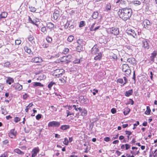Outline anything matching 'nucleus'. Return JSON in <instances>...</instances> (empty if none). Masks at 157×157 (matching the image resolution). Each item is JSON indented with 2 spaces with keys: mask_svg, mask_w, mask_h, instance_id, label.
I'll use <instances>...</instances> for the list:
<instances>
[{
  "mask_svg": "<svg viewBox=\"0 0 157 157\" xmlns=\"http://www.w3.org/2000/svg\"><path fill=\"white\" fill-rule=\"evenodd\" d=\"M47 26L49 28H52L54 27V25L53 23L49 22L47 24Z\"/></svg>",
  "mask_w": 157,
  "mask_h": 157,
  "instance_id": "nucleus-35",
  "label": "nucleus"
},
{
  "mask_svg": "<svg viewBox=\"0 0 157 157\" xmlns=\"http://www.w3.org/2000/svg\"><path fill=\"white\" fill-rule=\"evenodd\" d=\"M74 38V37L72 35H70L67 38V40L68 41L70 42H71L73 40Z\"/></svg>",
  "mask_w": 157,
  "mask_h": 157,
  "instance_id": "nucleus-32",
  "label": "nucleus"
},
{
  "mask_svg": "<svg viewBox=\"0 0 157 157\" xmlns=\"http://www.w3.org/2000/svg\"><path fill=\"white\" fill-rule=\"evenodd\" d=\"M143 23L144 24V27L147 29L148 28L147 27V25H151V23L150 21L149 20L147 19L144 20L143 21Z\"/></svg>",
  "mask_w": 157,
  "mask_h": 157,
  "instance_id": "nucleus-13",
  "label": "nucleus"
},
{
  "mask_svg": "<svg viewBox=\"0 0 157 157\" xmlns=\"http://www.w3.org/2000/svg\"><path fill=\"white\" fill-rule=\"evenodd\" d=\"M39 150L38 147L34 148L32 151V157H35L39 152Z\"/></svg>",
  "mask_w": 157,
  "mask_h": 157,
  "instance_id": "nucleus-12",
  "label": "nucleus"
},
{
  "mask_svg": "<svg viewBox=\"0 0 157 157\" xmlns=\"http://www.w3.org/2000/svg\"><path fill=\"white\" fill-rule=\"evenodd\" d=\"M21 41L20 40H15V43L16 44L19 45L21 43Z\"/></svg>",
  "mask_w": 157,
  "mask_h": 157,
  "instance_id": "nucleus-57",
  "label": "nucleus"
},
{
  "mask_svg": "<svg viewBox=\"0 0 157 157\" xmlns=\"http://www.w3.org/2000/svg\"><path fill=\"white\" fill-rule=\"evenodd\" d=\"M59 11L58 10H55L53 13V17L54 19L55 20H57L59 16Z\"/></svg>",
  "mask_w": 157,
  "mask_h": 157,
  "instance_id": "nucleus-11",
  "label": "nucleus"
},
{
  "mask_svg": "<svg viewBox=\"0 0 157 157\" xmlns=\"http://www.w3.org/2000/svg\"><path fill=\"white\" fill-rule=\"evenodd\" d=\"M13 82L14 80L13 78L10 77H8L6 80V83H8L9 85H10L12 83H13Z\"/></svg>",
  "mask_w": 157,
  "mask_h": 157,
  "instance_id": "nucleus-15",
  "label": "nucleus"
},
{
  "mask_svg": "<svg viewBox=\"0 0 157 157\" xmlns=\"http://www.w3.org/2000/svg\"><path fill=\"white\" fill-rule=\"evenodd\" d=\"M46 40L49 43H50L52 40V39L49 36H47L46 38Z\"/></svg>",
  "mask_w": 157,
  "mask_h": 157,
  "instance_id": "nucleus-40",
  "label": "nucleus"
},
{
  "mask_svg": "<svg viewBox=\"0 0 157 157\" xmlns=\"http://www.w3.org/2000/svg\"><path fill=\"white\" fill-rule=\"evenodd\" d=\"M151 112V110L150 108V107L149 106L147 107V109L145 112V114L147 115H149L150 114Z\"/></svg>",
  "mask_w": 157,
  "mask_h": 157,
  "instance_id": "nucleus-30",
  "label": "nucleus"
},
{
  "mask_svg": "<svg viewBox=\"0 0 157 157\" xmlns=\"http://www.w3.org/2000/svg\"><path fill=\"white\" fill-rule=\"evenodd\" d=\"M42 46L44 48H47L48 47L49 45L46 43L44 42Z\"/></svg>",
  "mask_w": 157,
  "mask_h": 157,
  "instance_id": "nucleus-46",
  "label": "nucleus"
},
{
  "mask_svg": "<svg viewBox=\"0 0 157 157\" xmlns=\"http://www.w3.org/2000/svg\"><path fill=\"white\" fill-rule=\"evenodd\" d=\"M126 0H121V3L120 4L121 6L124 5L126 4Z\"/></svg>",
  "mask_w": 157,
  "mask_h": 157,
  "instance_id": "nucleus-48",
  "label": "nucleus"
},
{
  "mask_svg": "<svg viewBox=\"0 0 157 157\" xmlns=\"http://www.w3.org/2000/svg\"><path fill=\"white\" fill-rule=\"evenodd\" d=\"M33 86H39V82H35Z\"/></svg>",
  "mask_w": 157,
  "mask_h": 157,
  "instance_id": "nucleus-62",
  "label": "nucleus"
},
{
  "mask_svg": "<svg viewBox=\"0 0 157 157\" xmlns=\"http://www.w3.org/2000/svg\"><path fill=\"white\" fill-rule=\"evenodd\" d=\"M64 73V71L63 69H57L55 71L54 74H55V76L59 77Z\"/></svg>",
  "mask_w": 157,
  "mask_h": 157,
  "instance_id": "nucleus-5",
  "label": "nucleus"
},
{
  "mask_svg": "<svg viewBox=\"0 0 157 157\" xmlns=\"http://www.w3.org/2000/svg\"><path fill=\"white\" fill-rule=\"evenodd\" d=\"M29 8L30 10V11L32 12H34L36 11V9L34 7H29Z\"/></svg>",
  "mask_w": 157,
  "mask_h": 157,
  "instance_id": "nucleus-54",
  "label": "nucleus"
},
{
  "mask_svg": "<svg viewBox=\"0 0 157 157\" xmlns=\"http://www.w3.org/2000/svg\"><path fill=\"white\" fill-rule=\"evenodd\" d=\"M28 40L29 41L32 42L33 41L34 37L33 36H30L28 38Z\"/></svg>",
  "mask_w": 157,
  "mask_h": 157,
  "instance_id": "nucleus-41",
  "label": "nucleus"
},
{
  "mask_svg": "<svg viewBox=\"0 0 157 157\" xmlns=\"http://www.w3.org/2000/svg\"><path fill=\"white\" fill-rule=\"evenodd\" d=\"M69 128L70 126L69 125H62L60 127V128L63 130H65L67 129H69Z\"/></svg>",
  "mask_w": 157,
  "mask_h": 157,
  "instance_id": "nucleus-20",
  "label": "nucleus"
},
{
  "mask_svg": "<svg viewBox=\"0 0 157 157\" xmlns=\"http://www.w3.org/2000/svg\"><path fill=\"white\" fill-rule=\"evenodd\" d=\"M101 53H98L97 55H96L94 58V59L95 60H100L101 59Z\"/></svg>",
  "mask_w": 157,
  "mask_h": 157,
  "instance_id": "nucleus-22",
  "label": "nucleus"
},
{
  "mask_svg": "<svg viewBox=\"0 0 157 157\" xmlns=\"http://www.w3.org/2000/svg\"><path fill=\"white\" fill-rule=\"evenodd\" d=\"M125 145V149L126 150L129 149L130 147V145L128 144H126Z\"/></svg>",
  "mask_w": 157,
  "mask_h": 157,
  "instance_id": "nucleus-55",
  "label": "nucleus"
},
{
  "mask_svg": "<svg viewBox=\"0 0 157 157\" xmlns=\"http://www.w3.org/2000/svg\"><path fill=\"white\" fill-rule=\"evenodd\" d=\"M78 105H73V107L75 109V110L76 111H77L78 110Z\"/></svg>",
  "mask_w": 157,
  "mask_h": 157,
  "instance_id": "nucleus-61",
  "label": "nucleus"
},
{
  "mask_svg": "<svg viewBox=\"0 0 157 157\" xmlns=\"http://www.w3.org/2000/svg\"><path fill=\"white\" fill-rule=\"evenodd\" d=\"M69 25V21H67V23L65 24L64 27L66 29H67L68 28V27Z\"/></svg>",
  "mask_w": 157,
  "mask_h": 157,
  "instance_id": "nucleus-52",
  "label": "nucleus"
},
{
  "mask_svg": "<svg viewBox=\"0 0 157 157\" xmlns=\"http://www.w3.org/2000/svg\"><path fill=\"white\" fill-rule=\"evenodd\" d=\"M46 78V76L45 75L43 74H41L40 75V80H41L45 79Z\"/></svg>",
  "mask_w": 157,
  "mask_h": 157,
  "instance_id": "nucleus-37",
  "label": "nucleus"
},
{
  "mask_svg": "<svg viewBox=\"0 0 157 157\" xmlns=\"http://www.w3.org/2000/svg\"><path fill=\"white\" fill-rule=\"evenodd\" d=\"M126 33L132 36L134 38H136V34L135 33V31L133 30H127L126 31Z\"/></svg>",
  "mask_w": 157,
  "mask_h": 157,
  "instance_id": "nucleus-6",
  "label": "nucleus"
},
{
  "mask_svg": "<svg viewBox=\"0 0 157 157\" xmlns=\"http://www.w3.org/2000/svg\"><path fill=\"white\" fill-rule=\"evenodd\" d=\"M16 135V132H15L14 131V129H12L11 130L9 133V136H10L11 137V138H13V137L11 136H15Z\"/></svg>",
  "mask_w": 157,
  "mask_h": 157,
  "instance_id": "nucleus-17",
  "label": "nucleus"
},
{
  "mask_svg": "<svg viewBox=\"0 0 157 157\" xmlns=\"http://www.w3.org/2000/svg\"><path fill=\"white\" fill-rule=\"evenodd\" d=\"M133 93L132 90H129L128 91H126L125 93V95L126 97H129L130 95H132Z\"/></svg>",
  "mask_w": 157,
  "mask_h": 157,
  "instance_id": "nucleus-16",
  "label": "nucleus"
},
{
  "mask_svg": "<svg viewBox=\"0 0 157 157\" xmlns=\"http://www.w3.org/2000/svg\"><path fill=\"white\" fill-rule=\"evenodd\" d=\"M20 118L18 117H16L14 118V121L16 123H17L18 122L20 121Z\"/></svg>",
  "mask_w": 157,
  "mask_h": 157,
  "instance_id": "nucleus-44",
  "label": "nucleus"
},
{
  "mask_svg": "<svg viewBox=\"0 0 157 157\" xmlns=\"http://www.w3.org/2000/svg\"><path fill=\"white\" fill-rule=\"evenodd\" d=\"M1 111L2 114H3L4 115H6L8 113L6 111V109H4V108H3L2 107L1 108Z\"/></svg>",
  "mask_w": 157,
  "mask_h": 157,
  "instance_id": "nucleus-27",
  "label": "nucleus"
},
{
  "mask_svg": "<svg viewBox=\"0 0 157 157\" xmlns=\"http://www.w3.org/2000/svg\"><path fill=\"white\" fill-rule=\"evenodd\" d=\"M133 3L135 5H140L141 4V2L139 1H134Z\"/></svg>",
  "mask_w": 157,
  "mask_h": 157,
  "instance_id": "nucleus-49",
  "label": "nucleus"
},
{
  "mask_svg": "<svg viewBox=\"0 0 157 157\" xmlns=\"http://www.w3.org/2000/svg\"><path fill=\"white\" fill-rule=\"evenodd\" d=\"M84 97L82 96H80L78 98V101L81 103L82 102H84Z\"/></svg>",
  "mask_w": 157,
  "mask_h": 157,
  "instance_id": "nucleus-31",
  "label": "nucleus"
},
{
  "mask_svg": "<svg viewBox=\"0 0 157 157\" xmlns=\"http://www.w3.org/2000/svg\"><path fill=\"white\" fill-rule=\"evenodd\" d=\"M119 17L124 21L130 18L132 13V10L130 8H123L120 9L117 12Z\"/></svg>",
  "mask_w": 157,
  "mask_h": 157,
  "instance_id": "nucleus-1",
  "label": "nucleus"
},
{
  "mask_svg": "<svg viewBox=\"0 0 157 157\" xmlns=\"http://www.w3.org/2000/svg\"><path fill=\"white\" fill-rule=\"evenodd\" d=\"M14 151L15 153H16L18 154H20L21 155H23L24 154V153L23 151H21V150L18 148H17L14 150Z\"/></svg>",
  "mask_w": 157,
  "mask_h": 157,
  "instance_id": "nucleus-19",
  "label": "nucleus"
},
{
  "mask_svg": "<svg viewBox=\"0 0 157 157\" xmlns=\"http://www.w3.org/2000/svg\"><path fill=\"white\" fill-rule=\"evenodd\" d=\"M69 49L67 48H65L63 51V53L65 54H67L69 52Z\"/></svg>",
  "mask_w": 157,
  "mask_h": 157,
  "instance_id": "nucleus-47",
  "label": "nucleus"
},
{
  "mask_svg": "<svg viewBox=\"0 0 157 157\" xmlns=\"http://www.w3.org/2000/svg\"><path fill=\"white\" fill-rule=\"evenodd\" d=\"M55 84H56L55 82L51 81L48 85V87L50 89H51V87L54 85H55Z\"/></svg>",
  "mask_w": 157,
  "mask_h": 157,
  "instance_id": "nucleus-25",
  "label": "nucleus"
},
{
  "mask_svg": "<svg viewBox=\"0 0 157 157\" xmlns=\"http://www.w3.org/2000/svg\"><path fill=\"white\" fill-rule=\"evenodd\" d=\"M33 104L32 103H30L29 105L26 107V108L25 109V111L26 112H28L29 108L32 106Z\"/></svg>",
  "mask_w": 157,
  "mask_h": 157,
  "instance_id": "nucleus-34",
  "label": "nucleus"
},
{
  "mask_svg": "<svg viewBox=\"0 0 157 157\" xmlns=\"http://www.w3.org/2000/svg\"><path fill=\"white\" fill-rule=\"evenodd\" d=\"M108 31L115 35H117L119 34V31L118 28L113 27L108 29Z\"/></svg>",
  "mask_w": 157,
  "mask_h": 157,
  "instance_id": "nucleus-2",
  "label": "nucleus"
},
{
  "mask_svg": "<svg viewBox=\"0 0 157 157\" xmlns=\"http://www.w3.org/2000/svg\"><path fill=\"white\" fill-rule=\"evenodd\" d=\"M84 48H83L82 46L81 45H80L77 46L76 48L77 51L79 52H80L82 51L83 50Z\"/></svg>",
  "mask_w": 157,
  "mask_h": 157,
  "instance_id": "nucleus-18",
  "label": "nucleus"
},
{
  "mask_svg": "<svg viewBox=\"0 0 157 157\" xmlns=\"http://www.w3.org/2000/svg\"><path fill=\"white\" fill-rule=\"evenodd\" d=\"M95 24V23H94L91 25V27L90 28V31H93L94 29V27Z\"/></svg>",
  "mask_w": 157,
  "mask_h": 157,
  "instance_id": "nucleus-50",
  "label": "nucleus"
},
{
  "mask_svg": "<svg viewBox=\"0 0 157 157\" xmlns=\"http://www.w3.org/2000/svg\"><path fill=\"white\" fill-rule=\"evenodd\" d=\"M72 56L70 55L63 56L61 58V62H65V63H68L71 62V59Z\"/></svg>",
  "mask_w": 157,
  "mask_h": 157,
  "instance_id": "nucleus-3",
  "label": "nucleus"
},
{
  "mask_svg": "<svg viewBox=\"0 0 157 157\" xmlns=\"http://www.w3.org/2000/svg\"><path fill=\"white\" fill-rule=\"evenodd\" d=\"M130 111V109L128 108H126L124 109L123 113L125 115L128 114Z\"/></svg>",
  "mask_w": 157,
  "mask_h": 157,
  "instance_id": "nucleus-23",
  "label": "nucleus"
},
{
  "mask_svg": "<svg viewBox=\"0 0 157 157\" xmlns=\"http://www.w3.org/2000/svg\"><path fill=\"white\" fill-rule=\"evenodd\" d=\"M41 31L44 34L47 32L46 28L45 27H43L41 29Z\"/></svg>",
  "mask_w": 157,
  "mask_h": 157,
  "instance_id": "nucleus-38",
  "label": "nucleus"
},
{
  "mask_svg": "<svg viewBox=\"0 0 157 157\" xmlns=\"http://www.w3.org/2000/svg\"><path fill=\"white\" fill-rule=\"evenodd\" d=\"M66 113L67 114V117H68L69 115H74V113H73L70 112L69 110H68L66 111Z\"/></svg>",
  "mask_w": 157,
  "mask_h": 157,
  "instance_id": "nucleus-42",
  "label": "nucleus"
},
{
  "mask_svg": "<svg viewBox=\"0 0 157 157\" xmlns=\"http://www.w3.org/2000/svg\"><path fill=\"white\" fill-rule=\"evenodd\" d=\"M104 140L106 142H109L110 140V138L107 137L104 138Z\"/></svg>",
  "mask_w": 157,
  "mask_h": 157,
  "instance_id": "nucleus-53",
  "label": "nucleus"
},
{
  "mask_svg": "<svg viewBox=\"0 0 157 157\" xmlns=\"http://www.w3.org/2000/svg\"><path fill=\"white\" fill-rule=\"evenodd\" d=\"M10 66V62L8 61L4 63V67H9Z\"/></svg>",
  "mask_w": 157,
  "mask_h": 157,
  "instance_id": "nucleus-36",
  "label": "nucleus"
},
{
  "mask_svg": "<svg viewBox=\"0 0 157 157\" xmlns=\"http://www.w3.org/2000/svg\"><path fill=\"white\" fill-rule=\"evenodd\" d=\"M133 79L134 80V83H135L136 82V75L134 71L133 76L132 77Z\"/></svg>",
  "mask_w": 157,
  "mask_h": 157,
  "instance_id": "nucleus-60",
  "label": "nucleus"
},
{
  "mask_svg": "<svg viewBox=\"0 0 157 157\" xmlns=\"http://www.w3.org/2000/svg\"><path fill=\"white\" fill-rule=\"evenodd\" d=\"M69 141L67 139V138H64V140L63 142V143L66 145H67L68 144Z\"/></svg>",
  "mask_w": 157,
  "mask_h": 157,
  "instance_id": "nucleus-39",
  "label": "nucleus"
},
{
  "mask_svg": "<svg viewBox=\"0 0 157 157\" xmlns=\"http://www.w3.org/2000/svg\"><path fill=\"white\" fill-rule=\"evenodd\" d=\"M111 9V6L110 3L107 4L105 6V10L107 11L110 10Z\"/></svg>",
  "mask_w": 157,
  "mask_h": 157,
  "instance_id": "nucleus-29",
  "label": "nucleus"
},
{
  "mask_svg": "<svg viewBox=\"0 0 157 157\" xmlns=\"http://www.w3.org/2000/svg\"><path fill=\"white\" fill-rule=\"evenodd\" d=\"M130 69V67L127 64H123L122 67L123 71L124 72Z\"/></svg>",
  "mask_w": 157,
  "mask_h": 157,
  "instance_id": "nucleus-14",
  "label": "nucleus"
},
{
  "mask_svg": "<svg viewBox=\"0 0 157 157\" xmlns=\"http://www.w3.org/2000/svg\"><path fill=\"white\" fill-rule=\"evenodd\" d=\"M149 41L147 40H144L143 41V47L145 49H148L149 48Z\"/></svg>",
  "mask_w": 157,
  "mask_h": 157,
  "instance_id": "nucleus-10",
  "label": "nucleus"
},
{
  "mask_svg": "<svg viewBox=\"0 0 157 157\" xmlns=\"http://www.w3.org/2000/svg\"><path fill=\"white\" fill-rule=\"evenodd\" d=\"M124 72H125V75L127 76H129V75L131 74V71L130 68L128 70L126 71H124Z\"/></svg>",
  "mask_w": 157,
  "mask_h": 157,
  "instance_id": "nucleus-28",
  "label": "nucleus"
},
{
  "mask_svg": "<svg viewBox=\"0 0 157 157\" xmlns=\"http://www.w3.org/2000/svg\"><path fill=\"white\" fill-rule=\"evenodd\" d=\"M9 140H6L3 141V144L4 145H6L9 143Z\"/></svg>",
  "mask_w": 157,
  "mask_h": 157,
  "instance_id": "nucleus-58",
  "label": "nucleus"
},
{
  "mask_svg": "<svg viewBox=\"0 0 157 157\" xmlns=\"http://www.w3.org/2000/svg\"><path fill=\"white\" fill-rule=\"evenodd\" d=\"M60 125V123L58 121H53L50 122L48 126L49 127H58Z\"/></svg>",
  "mask_w": 157,
  "mask_h": 157,
  "instance_id": "nucleus-4",
  "label": "nucleus"
},
{
  "mask_svg": "<svg viewBox=\"0 0 157 157\" xmlns=\"http://www.w3.org/2000/svg\"><path fill=\"white\" fill-rule=\"evenodd\" d=\"M98 13L97 11L94 12L93 14L92 17L94 19H96L98 17Z\"/></svg>",
  "mask_w": 157,
  "mask_h": 157,
  "instance_id": "nucleus-33",
  "label": "nucleus"
},
{
  "mask_svg": "<svg viewBox=\"0 0 157 157\" xmlns=\"http://www.w3.org/2000/svg\"><path fill=\"white\" fill-rule=\"evenodd\" d=\"M13 87L18 90H21L22 89V86L18 83H15L12 85Z\"/></svg>",
  "mask_w": 157,
  "mask_h": 157,
  "instance_id": "nucleus-7",
  "label": "nucleus"
},
{
  "mask_svg": "<svg viewBox=\"0 0 157 157\" xmlns=\"http://www.w3.org/2000/svg\"><path fill=\"white\" fill-rule=\"evenodd\" d=\"M84 21H82L80 22V24H79V27L80 28L82 27L84 25Z\"/></svg>",
  "mask_w": 157,
  "mask_h": 157,
  "instance_id": "nucleus-43",
  "label": "nucleus"
},
{
  "mask_svg": "<svg viewBox=\"0 0 157 157\" xmlns=\"http://www.w3.org/2000/svg\"><path fill=\"white\" fill-rule=\"evenodd\" d=\"M127 61L128 63L133 65H135L136 64V61L134 58H128L127 59Z\"/></svg>",
  "mask_w": 157,
  "mask_h": 157,
  "instance_id": "nucleus-9",
  "label": "nucleus"
},
{
  "mask_svg": "<svg viewBox=\"0 0 157 157\" xmlns=\"http://www.w3.org/2000/svg\"><path fill=\"white\" fill-rule=\"evenodd\" d=\"M7 15V13L5 12H3L0 15V18H5Z\"/></svg>",
  "mask_w": 157,
  "mask_h": 157,
  "instance_id": "nucleus-21",
  "label": "nucleus"
},
{
  "mask_svg": "<svg viewBox=\"0 0 157 157\" xmlns=\"http://www.w3.org/2000/svg\"><path fill=\"white\" fill-rule=\"evenodd\" d=\"M87 113V112L86 110L85 109H82V111L81 112V115L83 116H86Z\"/></svg>",
  "mask_w": 157,
  "mask_h": 157,
  "instance_id": "nucleus-26",
  "label": "nucleus"
},
{
  "mask_svg": "<svg viewBox=\"0 0 157 157\" xmlns=\"http://www.w3.org/2000/svg\"><path fill=\"white\" fill-rule=\"evenodd\" d=\"M84 101V102H82V103L84 104H86L87 103V102L88 101V99L84 98V100H83V101Z\"/></svg>",
  "mask_w": 157,
  "mask_h": 157,
  "instance_id": "nucleus-51",
  "label": "nucleus"
},
{
  "mask_svg": "<svg viewBox=\"0 0 157 157\" xmlns=\"http://www.w3.org/2000/svg\"><path fill=\"white\" fill-rule=\"evenodd\" d=\"M24 49L25 52L29 54H31L32 51L30 48H29L28 47L25 46L24 47Z\"/></svg>",
  "mask_w": 157,
  "mask_h": 157,
  "instance_id": "nucleus-24",
  "label": "nucleus"
},
{
  "mask_svg": "<svg viewBox=\"0 0 157 157\" xmlns=\"http://www.w3.org/2000/svg\"><path fill=\"white\" fill-rule=\"evenodd\" d=\"M119 142V141L118 140H116L114 141L113 142V144H118Z\"/></svg>",
  "mask_w": 157,
  "mask_h": 157,
  "instance_id": "nucleus-64",
  "label": "nucleus"
},
{
  "mask_svg": "<svg viewBox=\"0 0 157 157\" xmlns=\"http://www.w3.org/2000/svg\"><path fill=\"white\" fill-rule=\"evenodd\" d=\"M99 52L98 49L95 46H94L91 49V52L93 55L98 54V53H99L98 52Z\"/></svg>",
  "mask_w": 157,
  "mask_h": 157,
  "instance_id": "nucleus-8",
  "label": "nucleus"
},
{
  "mask_svg": "<svg viewBox=\"0 0 157 157\" xmlns=\"http://www.w3.org/2000/svg\"><path fill=\"white\" fill-rule=\"evenodd\" d=\"M111 112L113 114H115L116 112V110L115 109L113 108L111 109Z\"/></svg>",
  "mask_w": 157,
  "mask_h": 157,
  "instance_id": "nucleus-56",
  "label": "nucleus"
},
{
  "mask_svg": "<svg viewBox=\"0 0 157 157\" xmlns=\"http://www.w3.org/2000/svg\"><path fill=\"white\" fill-rule=\"evenodd\" d=\"M39 58L38 57H36L34 59L33 61L35 63L39 62Z\"/></svg>",
  "mask_w": 157,
  "mask_h": 157,
  "instance_id": "nucleus-45",
  "label": "nucleus"
},
{
  "mask_svg": "<svg viewBox=\"0 0 157 157\" xmlns=\"http://www.w3.org/2000/svg\"><path fill=\"white\" fill-rule=\"evenodd\" d=\"M117 82L120 83H122L123 82V80L122 79L119 78L117 80Z\"/></svg>",
  "mask_w": 157,
  "mask_h": 157,
  "instance_id": "nucleus-59",
  "label": "nucleus"
},
{
  "mask_svg": "<svg viewBox=\"0 0 157 157\" xmlns=\"http://www.w3.org/2000/svg\"><path fill=\"white\" fill-rule=\"evenodd\" d=\"M145 4H147L149 1V0H141Z\"/></svg>",
  "mask_w": 157,
  "mask_h": 157,
  "instance_id": "nucleus-63",
  "label": "nucleus"
}]
</instances>
